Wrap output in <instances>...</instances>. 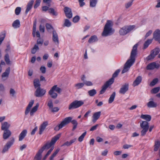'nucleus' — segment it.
<instances>
[{"label": "nucleus", "instance_id": "nucleus-33", "mask_svg": "<svg viewBox=\"0 0 160 160\" xmlns=\"http://www.w3.org/2000/svg\"><path fill=\"white\" fill-rule=\"evenodd\" d=\"M152 39H148L146 41L144 44L143 48L145 49L147 48L149 45L152 43Z\"/></svg>", "mask_w": 160, "mask_h": 160}, {"label": "nucleus", "instance_id": "nucleus-4", "mask_svg": "<svg viewBox=\"0 0 160 160\" xmlns=\"http://www.w3.org/2000/svg\"><path fill=\"white\" fill-rule=\"evenodd\" d=\"M112 22L111 21L108 20L107 21L102 33V36L106 37L108 35H110L113 33L114 30L112 28Z\"/></svg>", "mask_w": 160, "mask_h": 160}, {"label": "nucleus", "instance_id": "nucleus-32", "mask_svg": "<svg viewBox=\"0 0 160 160\" xmlns=\"http://www.w3.org/2000/svg\"><path fill=\"white\" fill-rule=\"evenodd\" d=\"M49 94L50 95L51 97L53 98H56L58 96L57 93L54 92V91L51 89L48 92Z\"/></svg>", "mask_w": 160, "mask_h": 160}, {"label": "nucleus", "instance_id": "nucleus-16", "mask_svg": "<svg viewBox=\"0 0 160 160\" xmlns=\"http://www.w3.org/2000/svg\"><path fill=\"white\" fill-rule=\"evenodd\" d=\"M149 100L150 101L147 104L148 107L149 108H155L157 106V103L153 101V98H151Z\"/></svg>", "mask_w": 160, "mask_h": 160}, {"label": "nucleus", "instance_id": "nucleus-25", "mask_svg": "<svg viewBox=\"0 0 160 160\" xmlns=\"http://www.w3.org/2000/svg\"><path fill=\"white\" fill-rule=\"evenodd\" d=\"M34 1L32 0L30 1L28 3L27 8L25 11L26 14H27L28 12L31 9L32 7Z\"/></svg>", "mask_w": 160, "mask_h": 160}, {"label": "nucleus", "instance_id": "nucleus-50", "mask_svg": "<svg viewBox=\"0 0 160 160\" xmlns=\"http://www.w3.org/2000/svg\"><path fill=\"white\" fill-rule=\"evenodd\" d=\"M41 2V0H36L35 1V3L34 6V8H37L40 5Z\"/></svg>", "mask_w": 160, "mask_h": 160}, {"label": "nucleus", "instance_id": "nucleus-30", "mask_svg": "<svg viewBox=\"0 0 160 160\" xmlns=\"http://www.w3.org/2000/svg\"><path fill=\"white\" fill-rule=\"evenodd\" d=\"M34 86L35 88H41V84L38 79H36L34 80L33 81Z\"/></svg>", "mask_w": 160, "mask_h": 160}, {"label": "nucleus", "instance_id": "nucleus-39", "mask_svg": "<svg viewBox=\"0 0 160 160\" xmlns=\"http://www.w3.org/2000/svg\"><path fill=\"white\" fill-rule=\"evenodd\" d=\"M98 0H90V6L91 7H94L96 6Z\"/></svg>", "mask_w": 160, "mask_h": 160}, {"label": "nucleus", "instance_id": "nucleus-22", "mask_svg": "<svg viewBox=\"0 0 160 160\" xmlns=\"http://www.w3.org/2000/svg\"><path fill=\"white\" fill-rule=\"evenodd\" d=\"M10 126V124L7 122H4L2 124L1 129L4 131L9 130L8 129Z\"/></svg>", "mask_w": 160, "mask_h": 160}, {"label": "nucleus", "instance_id": "nucleus-15", "mask_svg": "<svg viewBox=\"0 0 160 160\" xmlns=\"http://www.w3.org/2000/svg\"><path fill=\"white\" fill-rule=\"evenodd\" d=\"M48 125V122L47 121L44 122L40 126L39 128V134H42V132L45 129L46 127Z\"/></svg>", "mask_w": 160, "mask_h": 160}, {"label": "nucleus", "instance_id": "nucleus-40", "mask_svg": "<svg viewBox=\"0 0 160 160\" xmlns=\"http://www.w3.org/2000/svg\"><path fill=\"white\" fill-rule=\"evenodd\" d=\"M88 93L90 96L93 97L96 94L97 92L96 90L93 89L88 91Z\"/></svg>", "mask_w": 160, "mask_h": 160}, {"label": "nucleus", "instance_id": "nucleus-13", "mask_svg": "<svg viewBox=\"0 0 160 160\" xmlns=\"http://www.w3.org/2000/svg\"><path fill=\"white\" fill-rule=\"evenodd\" d=\"M37 19H35L34 22L33 27L32 35L34 37L35 36V33H36V36L38 38H40V34L39 31H38L36 32Z\"/></svg>", "mask_w": 160, "mask_h": 160}, {"label": "nucleus", "instance_id": "nucleus-21", "mask_svg": "<svg viewBox=\"0 0 160 160\" xmlns=\"http://www.w3.org/2000/svg\"><path fill=\"white\" fill-rule=\"evenodd\" d=\"M34 102V100H31L29 103V104L26 108L25 112V114L26 115H27L30 111L31 108L32 107Z\"/></svg>", "mask_w": 160, "mask_h": 160}, {"label": "nucleus", "instance_id": "nucleus-62", "mask_svg": "<svg viewBox=\"0 0 160 160\" xmlns=\"http://www.w3.org/2000/svg\"><path fill=\"white\" fill-rule=\"evenodd\" d=\"M84 0H78V2L79 3L80 6L81 7H82L85 4V3L83 2Z\"/></svg>", "mask_w": 160, "mask_h": 160}, {"label": "nucleus", "instance_id": "nucleus-37", "mask_svg": "<svg viewBox=\"0 0 160 160\" xmlns=\"http://www.w3.org/2000/svg\"><path fill=\"white\" fill-rule=\"evenodd\" d=\"M14 142V138L12 137L11 138V140L7 142L6 145L7 146L8 148H9L10 147L13 145Z\"/></svg>", "mask_w": 160, "mask_h": 160}, {"label": "nucleus", "instance_id": "nucleus-34", "mask_svg": "<svg viewBox=\"0 0 160 160\" xmlns=\"http://www.w3.org/2000/svg\"><path fill=\"white\" fill-rule=\"evenodd\" d=\"M48 12L55 16H57L58 15L57 12L52 8H50L48 9Z\"/></svg>", "mask_w": 160, "mask_h": 160}, {"label": "nucleus", "instance_id": "nucleus-27", "mask_svg": "<svg viewBox=\"0 0 160 160\" xmlns=\"http://www.w3.org/2000/svg\"><path fill=\"white\" fill-rule=\"evenodd\" d=\"M20 26V21L18 19H17L13 22L12 23V26L14 28H19Z\"/></svg>", "mask_w": 160, "mask_h": 160}, {"label": "nucleus", "instance_id": "nucleus-29", "mask_svg": "<svg viewBox=\"0 0 160 160\" xmlns=\"http://www.w3.org/2000/svg\"><path fill=\"white\" fill-rule=\"evenodd\" d=\"M39 106L38 103H37L36 105L34 107L31 109L30 112V114L31 116H32L34 115V113L35 112L38 110V108Z\"/></svg>", "mask_w": 160, "mask_h": 160}, {"label": "nucleus", "instance_id": "nucleus-46", "mask_svg": "<svg viewBox=\"0 0 160 160\" xmlns=\"http://www.w3.org/2000/svg\"><path fill=\"white\" fill-rule=\"evenodd\" d=\"M71 25V22L68 19H65V22L64 23V25L65 26H66L67 27H69Z\"/></svg>", "mask_w": 160, "mask_h": 160}, {"label": "nucleus", "instance_id": "nucleus-19", "mask_svg": "<svg viewBox=\"0 0 160 160\" xmlns=\"http://www.w3.org/2000/svg\"><path fill=\"white\" fill-rule=\"evenodd\" d=\"M72 119V118L71 117H68L65 118L61 123L62 126H64L66 125L69 123L71 120Z\"/></svg>", "mask_w": 160, "mask_h": 160}, {"label": "nucleus", "instance_id": "nucleus-28", "mask_svg": "<svg viewBox=\"0 0 160 160\" xmlns=\"http://www.w3.org/2000/svg\"><path fill=\"white\" fill-rule=\"evenodd\" d=\"M98 41L97 37L96 35L92 36L89 39L88 42L90 43H93Z\"/></svg>", "mask_w": 160, "mask_h": 160}, {"label": "nucleus", "instance_id": "nucleus-2", "mask_svg": "<svg viewBox=\"0 0 160 160\" xmlns=\"http://www.w3.org/2000/svg\"><path fill=\"white\" fill-rule=\"evenodd\" d=\"M61 136L60 134H57L53 138L50 142H47L43 146L42 148L39 149L37 153L34 157V159H36L38 160H41L42 158V153L45 150H48L59 139Z\"/></svg>", "mask_w": 160, "mask_h": 160}, {"label": "nucleus", "instance_id": "nucleus-12", "mask_svg": "<svg viewBox=\"0 0 160 160\" xmlns=\"http://www.w3.org/2000/svg\"><path fill=\"white\" fill-rule=\"evenodd\" d=\"M64 11L67 18H71L72 17V14L71 8L68 7H66L64 8Z\"/></svg>", "mask_w": 160, "mask_h": 160}, {"label": "nucleus", "instance_id": "nucleus-47", "mask_svg": "<svg viewBox=\"0 0 160 160\" xmlns=\"http://www.w3.org/2000/svg\"><path fill=\"white\" fill-rule=\"evenodd\" d=\"M158 81V79L157 78L154 79L151 82L150 84V85L151 86H153L155 85L156 84Z\"/></svg>", "mask_w": 160, "mask_h": 160}, {"label": "nucleus", "instance_id": "nucleus-38", "mask_svg": "<svg viewBox=\"0 0 160 160\" xmlns=\"http://www.w3.org/2000/svg\"><path fill=\"white\" fill-rule=\"evenodd\" d=\"M51 89L54 91H56L58 93H60L62 91L61 89L59 87H57V85H54L52 88Z\"/></svg>", "mask_w": 160, "mask_h": 160}, {"label": "nucleus", "instance_id": "nucleus-20", "mask_svg": "<svg viewBox=\"0 0 160 160\" xmlns=\"http://www.w3.org/2000/svg\"><path fill=\"white\" fill-rule=\"evenodd\" d=\"M153 38L156 41L160 39V30L157 29L153 33Z\"/></svg>", "mask_w": 160, "mask_h": 160}, {"label": "nucleus", "instance_id": "nucleus-35", "mask_svg": "<svg viewBox=\"0 0 160 160\" xmlns=\"http://www.w3.org/2000/svg\"><path fill=\"white\" fill-rule=\"evenodd\" d=\"M160 146V141H157L155 142L154 145V151H157L158 150Z\"/></svg>", "mask_w": 160, "mask_h": 160}, {"label": "nucleus", "instance_id": "nucleus-17", "mask_svg": "<svg viewBox=\"0 0 160 160\" xmlns=\"http://www.w3.org/2000/svg\"><path fill=\"white\" fill-rule=\"evenodd\" d=\"M101 114V112L100 111L94 113L92 116V122L93 123L95 122L100 117Z\"/></svg>", "mask_w": 160, "mask_h": 160}, {"label": "nucleus", "instance_id": "nucleus-51", "mask_svg": "<svg viewBox=\"0 0 160 160\" xmlns=\"http://www.w3.org/2000/svg\"><path fill=\"white\" fill-rule=\"evenodd\" d=\"M21 8L20 7H17L15 9V14L17 15H19L21 11Z\"/></svg>", "mask_w": 160, "mask_h": 160}, {"label": "nucleus", "instance_id": "nucleus-43", "mask_svg": "<svg viewBox=\"0 0 160 160\" xmlns=\"http://www.w3.org/2000/svg\"><path fill=\"white\" fill-rule=\"evenodd\" d=\"M159 87L155 88L151 90V92L152 93L156 94L159 91Z\"/></svg>", "mask_w": 160, "mask_h": 160}, {"label": "nucleus", "instance_id": "nucleus-14", "mask_svg": "<svg viewBox=\"0 0 160 160\" xmlns=\"http://www.w3.org/2000/svg\"><path fill=\"white\" fill-rule=\"evenodd\" d=\"M10 72V68L8 67L5 70V72L3 73L2 75V79L3 81L7 80L8 77Z\"/></svg>", "mask_w": 160, "mask_h": 160}, {"label": "nucleus", "instance_id": "nucleus-1", "mask_svg": "<svg viewBox=\"0 0 160 160\" xmlns=\"http://www.w3.org/2000/svg\"><path fill=\"white\" fill-rule=\"evenodd\" d=\"M138 46V44L137 43L133 46L131 52L130 58L127 60L124 64L123 69L122 72V74L128 72L135 62L136 57L137 54V48Z\"/></svg>", "mask_w": 160, "mask_h": 160}, {"label": "nucleus", "instance_id": "nucleus-44", "mask_svg": "<svg viewBox=\"0 0 160 160\" xmlns=\"http://www.w3.org/2000/svg\"><path fill=\"white\" fill-rule=\"evenodd\" d=\"M84 86V83H79L76 84L75 87L77 89H79L83 87Z\"/></svg>", "mask_w": 160, "mask_h": 160}, {"label": "nucleus", "instance_id": "nucleus-7", "mask_svg": "<svg viewBox=\"0 0 160 160\" xmlns=\"http://www.w3.org/2000/svg\"><path fill=\"white\" fill-rule=\"evenodd\" d=\"M84 104V102L82 101L75 100L72 102L69 105L68 109L71 110L78 108Z\"/></svg>", "mask_w": 160, "mask_h": 160}, {"label": "nucleus", "instance_id": "nucleus-9", "mask_svg": "<svg viewBox=\"0 0 160 160\" xmlns=\"http://www.w3.org/2000/svg\"><path fill=\"white\" fill-rule=\"evenodd\" d=\"M46 91L41 88H38L34 93L35 96L37 97H40L43 96L46 93Z\"/></svg>", "mask_w": 160, "mask_h": 160}, {"label": "nucleus", "instance_id": "nucleus-56", "mask_svg": "<svg viewBox=\"0 0 160 160\" xmlns=\"http://www.w3.org/2000/svg\"><path fill=\"white\" fill-rule=\"evenodd\" d=\"M43 42V41L42 39L40 38H39L37 40V44H36L37 45H38L40 44L41 45H42Z\"/></svg>", "mask_w": 160, "mask_h": 160}, {"label": "nucleus", "instance_id": "nucleus-49", "mask_svg": "<svg viewBox=\"0 0 160 160\" xmlns=\"http://www.w3.org/2000/svg\"><path fill=\"white\" fill-rule=\"evenodd\" d=\"M133 0H131V1L128 2L127 3L125 4V8L127 9L130 7L132 5Z\"/></svg>", "mask_w": 160, "mask_h": 160}, {"label": "nucleus", "instance_id": "nucleus-55", "mask_svg": "<svg viewBox=\"0 0 160 160\" xmlns=\"http://www.w3.org/2000/svg\"><path fill=\"white\" fill-rule=\"evenodd\" d=\"M48 106L49 107L50 109L52 108L53 105L52 100L51 99L49 101L48 103Z\"/></svg>", "mask_w": 160, "mask_h": 160}, {"label": "nucleus", "instance_id": "nucleus-54", "mask_svg": "<svg viewBox=\"0 0 160 160\" xmlns=\"http://www.w3.org/2000/svg\"><path fill=\"white\" fill-rule=\"evenodd\" d=\"M40 70L42 73H45L46 72V68L45 67L42 66L41 67Z\"/></svg>", "mask_w": 160, "mask_h": 160}, {"label": "nucleus", "instance_id": "nucleus-5", "mask_svg": "<svg viewBox=\"0 0 160 160\" xmlns=\"http://www.w3.org/2000/svg\"><path fill=\"white\" fill-rule=\"evenodd\" d=\"M140 126L142 129L141 131V136H143L146 135L149 129V123L147 121H142L140 123Z\"/></svg>", "mask_w": 160, "mask_h": 160}, {"label": "nucleus", "instance_id": "nucleus-52", "mask_svg": "<svg viewBox=\"0 0 160 160\" xmlns=\"http://www.w3.org/2000/svg\"><path fill=\"white\" fill-rule=\"evenodd\" d=\"M80 19V17L78 16L77 15L73 18V22H77L79 21Z\"/></svg>", "mask_w": 160, "mask_h": 160}, {"label": "nucleus", "instance_id": "nucleus-63", "mask_svg": "<svg viewBox=\"0 0 160 160\" xmlns=\"http://www.w3.org/2000/svg\"><path fill=\"white\" fill-rule=\"evenodd\" d=\"M98 124H96L95 125L93 126L92 128H90V131H93L96 129L97 128L98 126Z\"/></svg>", "mask_w": 160, "mask_h": 160}, {"label": "nucleus", "instance_id": "nucleus-36", "mask_svg": "<svg viewBox=\"0 0 160 160\" xmlns=\"http://www.w3.org/2000/svg\"><path fill=\"white\" fill-rule=\"evenodd\" d=\"M116 95V93L115 92H113L112 95H111L110 98L108 100V103H112L114 100Z\"/></svg>", "mask_w": 160, "mask_h": 160}, {"label": "nucleus", "instance_id": "nucleus-10", "mask_svg": "<svg viewBox=\"0 0 160 160\" xmlns=\"http://www.w3.org/2000/svg\"><path fill=\"white\" fill-rule=\"evenodd\" d=\"M160 67L159 63L153 62L149 64L147 66L146 69L148 70H152L154 69H158Z\"/></svg>", "mask_w": 160, "mask_h": 160}, {"label": "nucleus", "instance_id": "nucleus-6", "mask_svg": "<svg viewBox=\"0 0 160 160\" xmlns=\"http://www.w3.org/2000/svg\"><path fill=\"white\" fill-rule=\"evenodd\" d=\"M135 27V25L124 26L120 30L119 33L121 35H125L132 30Z\"/></svg>", "mask_w": 160, "mask_h": 160}, {"label": "nucleus", "instance_id": "nucleus-60", "mask_svg": "<svg viewBox=\"0 0 160 160\" xmlns=\"http://www.w3.org/2000/svg\"><path fill=\"white\" fill-rule=\"evenodd\" d=\"M10 93L12 97H14V94L15 93V91L13 89L11 88L10 90Z\"/></svg>", "mask_w": 160, "mask_h": 160}, {"label": "nucleus", "instance_id": "nucleus-48", "mask_svg": "<svg viewBox=\"0 0 160 160\" xmlns=\"http://www.w3.org/2000/svg\"><path fill=\"white\" fill-rule=\"evenodd\" d=\"M5 37V34L4 33H2L0 35V45L1 44L2 42L4 40Z\"/></svg>", "mask_w": 160, "mask_h": 160}, {"label": "nucleus", "instance_id": "nucleus-8", "mask_svg": "<svg viewBox=\"0 0 160 160\" xmlns=\"http://www.w3.org/2000/svg\"><path fill=\"white\" fill-rule=\"evenodd\" d=\"M160 51V50L159 48H154L151 51L150 54L147 57V60L149 61L153 59L159 53Z\"/></svg>", "mask_w": 160, "mask_h": 160}, {"label": "nucleus", "instance_id": "nucleus-41", "mask_svg": "<svg viewBox=\"0 0 160 160\" xmlns=\"http://www.w3.org/2000/svg\"><path fill=\"white\" fill-rule=\"evenodd\" d=\"M39 49V48L38 46L37 45L35 44L32 49L31 53L33 54H35Z\"/></svg>", "mask_w": 160, "mask_h": 160}, {"label": "nucleus", "instance_id": "nucleus-18", "mask_svg": "<svg viewBox=\"0 0 160 160\" xmlns=\"http://www.w3.org/2000/svg\"><path fill=\"white\" fill-rule=\"evenodd\" d=\"M52 39L53 41L56 44H58L59 42L58 35L56 32L54 30L53 31Z\"/></svg>", "mask_w": 160, "mask_h": 160}, {"label": "nucleus", "instance_id": "nucleus-58", "mask_svg": "<svg viewBox=\"0 0 160 160\" xmlns=\"http://www.w3.org/2000/svg\"><path fill=\"white\" fill-rule=\"evenodd\" d=\"M83 83L84 84L87 86H91L93 85L92 83L90 81H85Z\"/></svg>", "mask_w": 160, "mask_h": 160}, {"label": "nucleus", "instance_id": "nucleus-42", "mask_svg": "<svg viewBox=\"0 0 160 160\" xmlns=\"http://www.w3.org/2000/svg\"><path fill=\"white\" fill-rule=\"evenodd\" d=\"M5 61L7 64H9L10 63V61L9 59V55L8 53L5 54L4 57Z\"/></svg>", "mask_w": 160, "mask_h": 160}, {"label": "nucleus", "instance_id": "nucleus-59", "mask_svg": "<svg viewBox=\"0 0 160 160\" xmlns=\"http://www.w3.org/2000/svg\"><path fill=\"white\" fill-rule=\"evenodd\" d=\"M9 149V148H8L7 146L6 145L4 146L2 151V153H4L6 151H8Z\"/></svg>", "mask_w": 160, "mask_h": 160}, {"label": "nucleus", "instance_id": "nucleus-23", "mask_svg": "<svg viewBox=\"0 0 160 160\" xmlns=\"http://www.w3.org/2000/svg\"><path fill=\"white\" fill-rule=\"evenodd\" d=\"M142 78L141 76H138L133 83V86L134 87H135L138 85L141 82Z\"/></svg>", "mask_w": 160, "mask_h": 160}, {"label": "nucleus", "instance_id": "nucleus-11", "mask_svg": "<svg viewBox=\"0 0 160 160\" xmlns=\"http://www.w3.org/2000/svg\"><path fill=\"white\" fill-rule=\"evenodd\" d=\"M128 89L129 84L128 83H126L122 85L119 91V93L124 94L128 90Z\"/></svg>", "mask_w": 160, "mask_h": 160}, {"label": "nucleus", "instance_id": "nucleus-53", "mask_svg": "<svg viewBox=\"0 0 160 160\" xmlns=\"http://www.w3.org/2000/svg\"><path fill=\"white\" fill-rule=\"evenodd\" d=\"M63 127L62 124L60 123L58 125L56 126L54 128V130L56 131H58L60 129Z\"/></svg>", "mask_w": 160, "mask_h": 160}, {"label": "nucleus", "instance_id": "nucleus-45", "mask_svg": "<svg viewBox=\"0 0 160 160\" xmlns=\"http://www.w3.org/2000/svg\"><path fill=\"white\" fill-rule=\"evenodd\" d=\"M86 132H85L83 133L82 135L79 137L78 138V141L80 142H82L83 139V138L86 135Z\"/></svg>", "mask_w": 160, "mask_h": 160}, {"label": "nucleus", "instance_id": "nucleus-64", "mask_svg": "<svg viewBox=\"0 0 160 160\" xmlns=\"http://www.w3.org/2000/svg\"><path fill=\"white\" fill-rule=\"evenodd\" d=\"M39 30L41 32H44V26L43 25H40Z\"/></svg>", "mask_w": 160, "mask_h": 160}, {"label": "nucleus", "instance_id": "nucleus-24", "mask_svg": "<svg viewBox=\"0 0 160 160\" xmlns=\"http://www.w3.org/2000/svg\"><path fill=\"white\" fill-rule=\"evenodd\" d=\"M27 132L26 129L23 130L20 133L19 136V141H21L26 136Z\"/></svg>", "mask_w": 160, "mask_h": 160}, {"label": "nucleus", "instance_id": "nucleus-61", "mask_svg": "<svg viewBox=\"0 0 160 160\" xmlns=\"http://www.w3.org/2000/svg\"><path fill=\"white\" fill-rule=\"evenodd\" d=\"M51 2V0H43V2L47 3L49 7L50 6V3Z\"/></svg>", "mask_w": 160, "mask_h": 160}, {"label": "nucleus", "instance_id": "nucleus-26", "mask_svg": "<svg viewBox=\"0 0 160 160\" xmlns=\"http://www.w3.org/2000/svg\"><path fill=\"white\" fill-rule=\"evenodd\" d=\"M11 135V132L9 130L4 131L3 134V138L4 139H8Z\"/></svg>", "mask_w": 160, "mask_h": 160}, {"label": "nucleus", "instance_id": "nucleus-57", "mask_svg": "<svg viewBox=\"0 0 160 160\" xmlns=\"http://www.w3.org/2000/svg\"><path fill=\"white\" fill-rule=\"evenodd\" d=\"M51 111L52 112H58L59 110V108H58V107H52L51 109Z\"/></svg>", "mask_w": 160, "mask_h": 160}, {"label": "nucleus", "instance_id": "nucleus-31", "mask_svg": "<svg viewBox=\"0 0 160 160\" xmlns=\"http://www.w3.org/2000/svg\"><path fill=\"white\" fill-rule=\"evenodd\" d=\"M141 118L142 119L145 120L147 122L150 121L151 119V117L149 115H143L142 114L141 116Z\"/></svg>", "mask_w": 160, "mask_h": 160}, {"label": "nucleus", "instance_id": "nucleus-3", "mask_svg": "<svg viewBox=\"0 0 160 160\" xmlns=\"http://www.w3.org/2000/svg\"><path fill=\"white\" fill-rule=\"evenodd\" d=\"M120 72V69H117L115 71L113 74L112 78L106 82L102 86V89L100 91V94H102L105 92L107 88L113 83L114 81V78L118 76Z\"/></svg>", "mask_w": 160, "mask_h": 160}]
</instances>
